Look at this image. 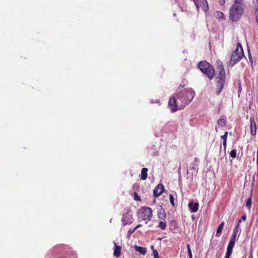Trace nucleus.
I'll return each instance as SVG.
<instances>
[{
  "label": "nucleus",
  "mask_w": 258,
  "mask_h": 258,
  "mask_svg": "<svg viewBox=\"0 0 258 258\" xmlns=\"http://www.w3.org/2000/svg\"><path fill=\"white\" fill-rule=\"evenodd\" d=\"M198 68L210 80L214 78L215 75V70L214 67L209 62L206 60L201 61L198 63Z\"/></svg>",
  "instance_id": "obj_3"
},
{
  "label": "nucleus",
  "mask_w": 258,
  "mask_h": 258,
  "mask_svg": "<svg viewBox=\"0 0 258 258\" xmlns=\"http://www.w3.org/2000/svg\"><path fill=\"white\" fill-rule=\"evenodd\" d=\"M164 187L162 183L158 184L153 191L154 196L156 198L159 197L163 192Z\"/></svg>",
  "instance_id": "obj_10"
},
{
  "label": "nucleus",
  "mask_w": 258,
  "mask_h": 258,
  "mask_svg": "<svg viewBox=\"0 0 258 258\" xmlns=\"http://www.w3.org/2000/svg\"><path fill=\"white\" fill-rule=\"evenodd\" d=\"M244 12L243 0H233V4L229 10V18L234 22L238 21Z\"/></svg>",
  "instance_id": "obj_1"
},
{
  "label": "nucleus",
  "mask_w": 258,
  "mask_h": 258,
  "mask_svg": "<svg viewBox=\"0 0 258 258\" xmlns=\"http://www.w3.org/2000/svg\"><path fill=\"white\" fill-rule=\"evenodd\" d=\"M241 222V220H238V224H237V225L236 226L235 228H237L238 229H239V224Z\"/></svg>",
  "instance_id": "obj_37"
},
{
  "label": "nucleus",
  "mask_w": 258,
  "mask_h": 258,
  "mask_svg": "<svg viewBox=\"0 0 258 258\" xmlns=\"http://www.w3.org/2000/svg\"><path fill=\"white\" fill-rule=\"evenodd\" d=\"M228 132H226L224 135L221 136V139L223 140V146L224 148L226 149V143H227V138L228 136Z\"/></svg>",
  "instance_id": "obj_20"
},
{
  "label": "nucleus",
  "mask_w": 258,
  "mask_h": 258,
  "mask_svg": "<svg viewBox=\"0 0 258 258\" xmlns=\"http://www.w3.org/2000/svg\"><path fill=\"white\" fill-rule=\"evenodd\" d=\"M187 248L188 256L189 258H192V252H191V250L190 248V245L189 244H187Z\"/></svg>",
  "instance_id": "obj_25"
},
{
  "label": "nucleus",
  "mask_w": 258,
  "mask_h": 258,
  "mask_svg": "<svg viewBox=\"0 0 258 258\" xmlns=\"http://www.w3.org/2000/svg\"><path fill=\"white\" fill-rule=\"evenodd\" d=\"M251 134L253 136L256 134V125L253 117L250 118Z\"/></svg>",
  "instance_id": "obj_12"
},
{
  "label": "nucleus",
  "mask_w": 258,
  "mask_h": 258,
  "mask_svg": "<svg viewBox=\"0 0 258 258\" xmlns=\"http://www.w3.org/2000/svg\"><path fill=\"white\" fill-rule=\"evenodd\" d=\"M243 56L244 53L242 45L238 42L237 43V48L231 54L230 64L233 67L236 62L239 61Z\"/></svg>",
  "instance_id": "obj_4"
},
{
  "label": "nucleus",
  "mask_w": 258,
  "mask_h": 258,
  "mask_svg": "<svg viewBox=\"0 0 258 258\" xmlns=\"http://www.w3.org/2000/svg\"><path fill=\"white\" fill-rule=\"evenodd\" d=\"M153 253L154 256V258H160L157 250L154 249Z\"/></svg>",
  "instance_id": "obj_29"
},
{
  "label": "nucleus",
  "mask_w": 258,
  "mask_h": 258,
  "mask_svg": "<svg viewBox=\"0 0 258 258\" xmlns=\"http://www.w3.org/2000/svg\"><path fill=\"white\" fill-rule=\"evenodd\" d=\"M195 161H199V159H198L197 157H196V158H195Z\"/></svg>",
  "instance_id": "obj_41"
},
{
  "label": "nucleus",
  "mask_w": 258,
  "mask_h": 258,
  "mask_svg": "<svg viewBox=\"0 0 258 258\" xmlns=\"http://www.w3.org/2000/svg\"><path fill=\"white\" fill-rule=\"evenodd\" d=\"M216 68L218 73L217 77H226V72L224 64L221 60L218 59L216 61Z\"/></svg>",
  "instance_id": "obj_8"
},
{
  "label": "nucleus",
  "mask_w": 258,
  "mask_h": 258,
  "mask_svg": "<svg viewBox=\"0 0 258 258\" xmlns=\"http://www.w3.org/2000/svg\"><path fill=\"white\" fill-rule=\"evenodd\" d=\"M152 217V211L151 208L149 207H144L140 213V217L143 220L145 221L147 223L150 221Z\"/></svg>",
  "instance_id": "obj_5"
},
{
  "label": "nucleus",
  "mask_w": 258,
  "mask_h": 258,
  "mask_svg": "<svg viewBox=\"0 0 258 258\" xmlns=\"http://www.w3.org/2000/svg\"><path fill=\"white\" fill-rule=\"evenodd\" d=\"M235 242L230 240L228 244L227 247L233 248L234 247Z\"/></svg>",
  "instance_id": "obj_27"
},
{
  "label": "nucleus",
  "mask_w": 258,
  "mask_h": 258,
  "mask_svg": "<svg viewBox=\"0 0 258 258\" xmlns=\"http://www.w3.org/2000/svg\"><path fill=\"white\" fill-rule=\"evenodd\" d=\"M158 227L161 229V230H164L165 229L166 227V224L165 222L163 221H160L158 224Z\"/></svg>",
  "instance_id": "obj_22"
},
{
  "label": "nucleus",
  "mask_w": 258,
  "mask_h": 258,
  "mask_svg": "<svg viewBox=\"0 0 258 258\" xmlns=\"http://www.w3.org/2000/svg\"><path fill=\"white\" fill-rule=\"evenodd\" d=\"M226 77H216L215 78L216 93L219 95L224 88L225 83Z\"/></svg>",
  "instance_id": "obj_6"
},
{
  "label": "nucleus",
  "mask_w": 258,
  "mask_h": 258,
  "mask_svg": "<svg viewBox=\"0 0 258 258\" xmlns=\"http://www.w3.org/2000/svg\"><path fill=\"white\" fill-rule=\"evenodd\" d=\"M232 249L233 248L227 247V251L225 256L230 257L232 252Z\"/></svg>",
  "instance_id": "obj_23"
},
{
  "label": "nucleus",
  "mask_w": 258,
  "mask_h": 258,
  "mask_svg": "<svg viewBox=\"0 0 258 258\" xmlns=\"http://www.w3.org/2000/svg\"><path fill=\"white\" fill-rule=\"evenodd\" d=\"M198 11L201 8L203 11L206 12L209 10V6L207 0H193Z\"/></svg>",
  "instance_id": "obj_7"
},
{
  "label": "nucleus",
  "mask_w": 258,
  "mask_h": 258,
  "mask_svg": "<svg viewBox=\"0 0 258 258\" xmlns=\"http://www.w3.org/2000/svg\"><path fill=\"white\" fill-rule=\"evenodd\" d=\"M246 219V215H244L242 216L240 220H241V221L242 220L245 221Z\"/></svg>",
  "instance_id": "obj_36"
},
{
  "label": "nucleus",
  "mask_w": 258,
  "mask_h": 258,
  "mask_svg": "<svg viewBox=\"0 0 258 258\" xmlns=\"http://www.w3.org/2000/svg\"><path fill=\"white\" fill-rule=\"evenodd\" d=\"M148 168L144 167L143 168L141 171V174L140 175V178L142 180H145L147 179L148 176Z\"/></svg>",
  "instance_id": "obj_15"
},
{
  "label": "nucleus",
  "mask_w": 258,
  "mask_h": 258,
  "mask_svg": "<svg viewBox=\"0 0 258 258\" xmlns=\"http://www.w3.org/2000/svg\"><path fill=\"white\" fill-rule=\"evenodd\" d=\"M226 120L224 118H220L218 120L217 123L218 125L221 127H224L226 125Z\"/></svg>",
  "instance_id": "obj_21"
},
{
  "label": "nucleus",
  "mask_w": 258,
  "mask_h": 258,
  "mask_svg": "<svg viewBox=\"0 0 258 258\" xmlns=\"http://www.w3.org/2000/svg\"><path fill=\"white\" fill-rule=\"evenodd\" d=\"M135 195L136 196V197L135 198V199L136 200H137V201H140V200H141V199H140V197H139V196H137V193H135Z\"/></svg>",
  "instance_id": "obj_34"
},
{
  "label": "nucleus",
  "mask_w": 258,
  "mask_h": 258,
  "mask_svg": "<svg viewBox=\"0 0 258 258\" xmlns=\"http://www.w3.org/2000/svg\"><path fill=\"white\" fill-rule=\"evenodd\" d=\"M254 13L255 15H258V4L254 6Z\"/></svg>",
  "instance_id": "obj_32"
},
{
  "label": "nucleus",
  "mask_w": 258,
  "mask_h": 258,
  "mask_svg": "<svg viewBox=\"0 0 258 258\" xmlns=\"http://www.w3.org/2000/svg\"><path fill=\"white\" fill-rule=\"evenodd\" d=\"M136 230V228H134V229H130L128 231V232H127V234L130 236Z\"/></svg>",
  "instance_id": "obj_31"
},
{
  "label": "nucleus",
  "mask_w": 258,
  "mask_h": 258,
  "mask_svg": "<svg viewBox=\"0 0 258 258\" xmlns=\"http://www.w3.org/2000/svg\"><path fill=\"white\" fill-rule=\"evenodd\" d=\"M224 222H222L221 224L218 226V229L217 230V232L216 236L217 237H219L220 234L222 232V229L223 228V227L224 226Z\"/></svg>",
  "instance_id": "obj_18"
},
{
  "label": "nucleus",
  "mask_w": 258,
  "mask_h": 258,
  "mask_svg": "<svg viewBox=\"0 0 258 258\" xmlns=\"http://www.w3.org/2000/svg\"><path fill=\"white\" fill-rule=\"evenodd\" d=\"M224 258H230V257H227V256H225Z\"/></svg>",
  "instance_id": "obj_42"
},
{
  "label": "nucleus",
  "mask_w": 258,
  "mask_h": 258,
  "mask_svg": "<svg viewBox=\"0 0 258 258\" xmlns=\"http://www.w3.org/2000/svg\"><path fill=\"white\" fill-rule=\"evenodd\" d=\"M158 215L159 218L162 220H164L166 217L164 210L162 208L158 211Z\"/></svg>",
  "instance_id": "obj_17"
},
{
  "label": "nucleus",
  "mask_w": 258,
  "mask_h": 258,
  "mask_svg": "<svg viewBox=\"0 0 258 258\" xmlns=\"http://www.w3.org/2000/svg\"><path fill=\"white\" fill-rule=\"evenodd\" d=\"M236 236H237L236 234L232 233V234L230 237V240L233 241L235 242Z\"/></svg>",
  "instance_id": "obj_28"
},
{
  "label": "nucleus",
  "mask_w": 258,
  "mask_h": 258,
  "mask_svg": "<svg viewBox=\"0 0 258 258\" xmlns=\"http://www.w3.org/2000/svg\"><path fill=\"white\" fill-rule=\"evenodd\" d=\"M121 221L123 223V225L125 226L126 225L131 224L133 221V217L132 215L128 214H123Z\"/></svg>",
  "instance_id": "obj_11"
},
{
  "label": "nucleus",
  "mask_w": 258,
  "mask_h": 258,
  "mask_svg": "<svg viewBox=\"0 0 258 258\" xmlns=\"http://www.w3.org/2000/svg\"><path fill=\"white\" fill-rule=\"evenodd\" d=\"M169 200H170V202L171 204L173 206H174L175 203H174V197H173V195H169Z\"/></svg>",
  "instance_id": "obj_26"
},
{
  "label": "nucleus",
  "mask_w": 258,
  "mask_h": 258,
  "mask_svg": "<svg viewBox=\"0 0 258 258\" xmlns=\"http://www.w3.org/2000/svg\"><path fill=\"white\" fill-rule=\"evenodd\" d=\"M199 204L198 203L190 202L188 204V207L191 212H197L198 211Z\"/></svg>",
  "instance_id": "obj_14"
},
{
  "label": "nucleus",
  "mask_w": 258,
  "mask_h": 258,
  "mask_svg": "<svg viewBox=\"0 0 258 258\" xmlns=\"http://www.w3.org/2000/svg\"><path fill=\"white\" fill-rule=\"evenodd\" d=\"M249 258H252V256H250V257H249Z\"/></svg>",
  "instance_id": "obj_44"
},
{
  "label": "nucleus",
  "mask_w": 258,
  "mask_h": 258,
  "mask_svg": "<svg viewBox=\"0 0 258 258\" xmlns=\"http://www.w3.org/2000/svg\"><path fill=\"white\" fill-rule=\"evenodd\" d=\"M168 106L172 112H174L179 109V103L177 102V98L176 99L174 97L169 98Z\"/></svg>",
  "instance_id": "obj_9"
},
{
  "label": "nucleus",
  "mask_w": 258,
  "mask_h": 258,
  "mask_svg": "<svg viewBox=\"0 0 258 258\" xmlns=\"http://www.w3.org/2000/svg\"><path fill=\"white\" fill-rule=\"evenodd\" d=\"M238 232V229L235 227V228L234 229L233 233L237 234Z\"/></svg>",
  "instance_id": "obj_35"
},
{
  "label": "nucleus",
  "mask_w": 258,
  "mask_h": 258,
  "mask_svg": "<svg viewBox=\"0 0 258 258\" xmlns=\"http://www.w3.org/2000/svg\"><path fill=\"white\" fill-rule=\"evenodd\" d=\"M219 3L220 5L223 6L225 4V0H219Z\"/></svg>",
  "instance_id": "obj_33"
},
{
  "label": "nucleus",
  "mask_w": 258,
  "mask_h": 258,
  "mask_svg": "<svg viewBox=\"0 0 258 258\" xmlns=\"http://www.w3.org/2000/svg\"><path fill=\"white\" fill-rule=\"evenodd\" d=\"M135 249L142 254H145L147 252L146 248L142 246H136Z\"/></svg>",
  "instance_id": "obj_19"
},
{
  "label": "nucleus",
  "mask_w": 258,
  "mask_h": 258,
  "mask_svg": "<svg viewBox=\"0 0 258 258\" xmlns=\"http://www.w3.org/2000/svg\"><path fill=\"white\" fill-rule=\"evenodd\" d=\"M184 86V85H182L181 84H180L179 86V88H183Z\"/></svg>",
  "instance_id": "obj_40"
},
{
  "label": "nucleus",
  "mask_w": 258,
  "mask_h": 258,
  "mask_svg": "<svg viewBox=\"0 0 258 258\" xmlns=\"http://www.w3.org/2000/svg\"><path fill=\"white\" fill-rule=\"evenodd\" d=\"M252 191H251L250 192V195L248 199L246 201V207L248 208V210H250L252 205Z\"/></svg>",
  "instance_id": "obj_16"
},
{
  "label": "nucleus",
  "mask_w": 258,
  "mask_h": 258,
  "mask_svg": "<svg viewBox=\"0 0 258 258\" xmlns=\"http://www.w3.org/2000/svg\"><path fill=\"white\" fill-rule=\"evenodd\" d=\"M230 156L232 158H235L236 157V150L233 149L232 150L230 153Z\"/></svg>",
  "instance_id": "obj_24"
},
{
  "label": "nucleus",
  "mask_w": 258,
  "mask_h": 258,
  "mask_svg": "<svg viewBox=\"0 0 258 258\" xmlns=\"http://www.w3.org/2000/svg\"><path fill=\"white\" fill-rule=\"evenodd\" d=\"M153 247H154V246H151V248H153Z\"/></svg>",
  "instance_id": "obj_43"
},
{
  "label": "nucleus",
  "mask_w": 258,
  "mask_h": 258,
  "mask_svg": "<svg viewBox=\"0 0 258 258\" xmlns=\"http://www.w3.org/2000/svg\"><path fill=\"white\" fill-rule=\"evenodd\" d=\"M114 245L113 255L116 257H119L121 255V248L120 246L117 245L115 242H114Z\"/></svg>",
  "instance_id": "obj_13"
},
{
  "label": "nucleus",
  "mask_w": 258,
  "mask_h": 258,
  "mask_svg": "<svg viewBox=\"0 0 258 258\" xmlns=\"http://www.w3.org/2000/svg\"><path fill=\"white\" fill-rule=\"evenodd\" d=\"M195 95L191 88L178 92L177 94V102L179 103V109H183L192 100Z\"/></svg>",
  "instance_id": "obj_2"
},
{
  "label": "nucleus",
  "mask_w": 258,
  "mask_h": 258,
  "mask_svg": "<svg viewBox=\"0 0 258 258\" xmlns=\"http://www.w3.org/2000/svg\"><path fill=\"white\" fill-rule=\"evenodd\" d=\"M141 226V225L139 224L136 227H135V228H136V230L137 228H138L139 227H140Z\"/></svg>",
  "instance_id": "obj_39"
},
{
  "label": "nucleus",
  "mask_w": 258,
  "mask_h": 258,
  "mask_svg": "<svg viewBox=\"0 0 258 258\" xmlns=\"http://www.w3.org/2000/svg\"><path fill=\"white\" fill-rule=\"evenodd\" d=\"M253 3L255 4V5H257L258 0H255V1H254Z\"/></svg>",
  "instance_id": "obj_38"
},
{
  "label": "nucleus",
  "mask_w": 258,
  "mask_h": 258,
  "mask_svg": "<svg viewBox=\"0 0 258 258\" xmlns=\"http://www.w3.org/2000/svg\"><path fill=\"white\" fill-rule=\"evenodd\" d=\"M217 16L219 18H222L224 16V14L221 12H217Z\"/></svg>",
  "instance_id": "obj_30"
}]
</instances>
